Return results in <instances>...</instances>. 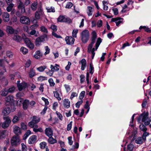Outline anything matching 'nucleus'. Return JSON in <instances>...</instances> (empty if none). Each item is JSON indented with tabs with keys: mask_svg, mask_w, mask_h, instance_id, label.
Masks as SVG:
<instances>
[{
	"mask_svg": "<svg viewBox=\"0 0 151 151\" xmlns=\"http://www.w3.org/2000/svg\"><path fill=\"white\" fill-rule=\"evenodd\" d=\"M7 134V132L6 130L0 131V139L5 137Z\"/></svg>",
	"mask_w": 151,
	"mask_h": 151,
	"instance_id": "28",
	"label": "nucleus"
},
{
	"mask_svg": "<svg viewBox=\"0 0 151 151\" xmlns=\"http://www.w3.org/2000/svg\"><path fill=\"white\" fill-rule=\"evenodd\" d=\"M5 100L6 102V105H8V103L11 104L14 102V97L12 95H9L8 96L5 98Z\"/></svg>",
	"mask_w": 151,
	"mask_h": 151,
	"instance_id": "13",
	"label": "nucleus"
},
{
	"mask_svg": "<svg viewBox=\"0 0 151 151\" xmlns=\"http://www.w3.org/2000/svg\"><path fill=\"white\" fill-rule=\"evenodd\" d=\"M79 63L81 64V70H83L85 69V68L86 66V60L84 59H82L80 62Z\"/></svg>",
	"mask_w": 151,
	"mask_h": 151,
	"instance_id": "20",
	"label": "nucleus"
},
{
	"mask_svg": "<svg viewBox=\"0 0 151 151\" xmlns=\"http://www.w3.org/2000/svg\"><path fill=\"white\" fill-rule=\"evenodd\" d=\"M29 104V101L27 100H25L23 103V107L24 110L27 109Z\"/></svg>",
	"mask_w": 151,
	"mask_h": 151,
	"instance_id": "26",
	"label": "nucleus"
},
{
	"mask_svg": "<svg viewBox=\"0 0 151 151\" xmlns=\"http://www.w3.org/2000/svg\"><path fill=\"white\" fill-rule=\"evenodd\" d=\"M8 93V89H3L1 92V95L3 96H6Z\"/></svg>",
	"mask_w": 151,
	"mask_h": 151,
	"instance_id": "35",
	"label": "nucleus"
},
{
	"mask_svg": "<svg viewBox=\"0 0 151 151\" xmlns=\"http://www.w3.org/2000/svg\"><path fill=\"white\" fill-rule=\"evenodd\" d=\"M59 65L57 64H55V66L51 65L50 67L51 70H48V71L46 70L45 72L47 75L51 76L53 75L54 72L59 70Z\"/></svg>",
	"mask_w": 151,
	"mask_h": 151,
	"instance_id": "5",
	"label": "nucleus"
},
{
	"mask_svg": "<svg viewBox=\"0 0 151 151\" xmlns=\"http://www.w3.org/2000/svg\"><path fill=\"white\" fill-rule=\"evenodd\" d=\"M91 35V42H95V40L97 38L96 33L95 31H93L92 32Z\"/></svg>",
	"mask_w": 151,
	"mask_h": 151,
	"instance_id": "29",
	"label": "nucleus"
},
{
	"mask_svg": "<svg viewBox=\"0 0 151 151\" xmlns=\"http://www.w3.org/2000/svg\"><path fill=\"white\" fill-rule=\"evenodd\" d=\"M11 110L9 107L4 109L2 111V113L4 116L8 115L11 112Z\"/></svg>",
	"mask_w": 151,
	"mask_h": 151,
	"instance_id": "23",
	"label": "nucleus"
},
{
	"mask_svg": "<svg viewBox=\"0 0 151 151\" xmlns=\"http://www.w3.org/2000/svg\"><path fill=\"white\" fill-rule=\"evenodd\" d=\"M56 114L57 115L58 117L59 118V119L61 121H62L63 119V116L62 115L60 112H58L57 111H56Z\"/></svg>",
	"mask_w": 151,
	"mask_h": 151,
	"instance_id": "50",
	"label": "nucleus"
},
{
	"mask_svg": "<svg viewBox=\"0 0 151 151\" xmlns=\"http://www.w3.org/2000/svg\"><path fill=\"white\" fill-rule=\"evenodd\" d=\"M3 119L4 122L2 123L1 127L3 129H6L9 127L11 122V120L9 116L4 117Z\"/></svg>",
	"mask_w": 151,
	"mask_h": 151,
	"instance_id": "7",
	"label": "nucleus"
},
{
	"mask_svg": "<svg viewBox=\"0 0 151 151\" xmlns=\"http://www.w3.org/2000/svg\"><path fill=\"white\" fill-rule=\"evenodd\" d=\"M93 10L92 7L88 6L87 7V13L88 16H91L92 15Z\"/></svg>",
	"mask_w": 151,
	"mask_h": 151,
	"instance_id": "34",
	"label": "nucleus"
},
{
	"mask_svg": "<svg viewBox=\"0 0 151 151\" xmlns=\"http://www.w3.org/2000/svg\"><path fill=\"white\" fill-rule=\"evenodd\" d=\"M101 42V39L100 38H98L96 44L95 49L94 47L93 48V45L95 43V42H91L90 44L88 45V52L89 53H91L92 55V59H93L95 55V53L94 52V51L96 50H97Z\"/></svg>",
	"mask_w": 151,
	"mask_h": 151,
	"instance_id": "1",
	"label": "nucleus"
},
{
	"mask_svg": "<svg viewBox=\"0 0 151 151\" xmlns=\"http://www.w3.org/2000/svg\"><path fill=\"white\" fill-rule=\"evenodd\" d=\"M45 133L48 137L52 136L53 135V132L52 128L50 127L46 128L45 130Z\"/></svg>",
	"mask_w": 151,
	"mask_h": 151,
	"instance_id": "14",
	"label": "nucleus"
},
{
	"mask_svg": "<svg viewBox=\"0 0 151 151\" xmlns=\"http://www.w3.org/2000/svg\"><path fill=\"white\" fill-rule=\"evenodd\" d=\"M40 147L41 149H44L47 143L45 142H41L40 143Z\"/></svg>",
	"mask_w": 151,
	"mask_h": 151,
	"instance_id": "45",
	"label": "nucleus"
},
{
	"mask_svg": "<svg viewBox=\"0 0 151 151\" xmlns=\"http://www.w3.org/2000/svg\"><path fill=\"white\" fill-rule=\"evenodd\" d=\"M63 104L64 108L67 109L70 107V102L68 99H65L63 101Z\"/></svg>",
	"mask_w": 151,
	"mask_h": 151,
	"instance_id": "16",
	"label": "nucleus"
},
{
	"mask_svg": "<svg viewBox=\"0 0 151 151\" xmlns=\"http://www.w3.org/2000/svg\"><path fill=\"white\" fill-rule=\"evenodd\" d=\"M6 32L8 34H12L15 33L17 34L18 33V31L17 30H14V29L12 28V27L10 26H7L6 29Z\"/></svg>",
	"mask_w": 151,
	"mask_h": 151,
	"instance_id": "15",
	"label": "nucleus"
},
{
	"mask_svg": "<svg viewBox=\"0 0 151 151\" xmlns=\"http://www.w3.org/2000/svg\"><path fill=\"white\" fill-rule=\"evenodd\" d=\"M64 22L70 23L72 22V20L70 19L69 18L65 17V21Z\"/></svg>",
	"mask_w": 151,
	"mask_h": 151,
	"instance_id": "57",
	"label": "nucleus"
},
{
	"mask_svg": "<svg viewBox=\"0 0 151 151\" xmlns=\"http://www.w3.org/2000/svg\"><path fill=\"white\" fill-rule=\"evenodd\" d=\"M47 68L45 65L42 66L37 68V70L40 72H42Z\"/></svg>",
	"mask_w": 151,
	"mask_h": 151,
	"instance_id": "38",
	"label": "nucleus"
},
{
	"mask_svg": "<svg viewBox=\"0 0 151 151\" xmlns=\"http://www.w3.org/2000/svg\"><path fill=\"white\" fill-rule=\"evenodd\" d=\"M8 5H9L6 8V10L8 12H9L12 10L14 5V4L12 3H9V4Z\"/></svg>",
	"mask_w": 151,
	"mask_h": 151,
	"instance_id": "36",
	"label": "nucleus"
},
{
	"mask_svg": "<svg viewBox=\"0 0 151 151\" xmlns=\"http://www.w3.org/2000/svg\"><path fill=\"white\" fill-rule=\"evenodd\" d=\"M37 140L36 136L35 135L31 136L28 140V143L29 144L34 143Z\"/></svg>",
	"mask_w": 151,
	"mask_h": 151,
	"instance_id": "21",
	"label": "nucleus"
},
{
	"mask_svg": "<svg viewBox=\"0 0 151 151\" xmlns=\"http://www.w3.org/2000/svg\"><path fill=\"white\" fill-rule=\"evenodd\" d=\"M47 79L46 77L43 76H40L37 78V80L38 81H42Z\"/></svg>",
	"mask_w": 151,
	"mask_h": 151,
	"instance_id": "44",
	"label": "nucleus"
},
{
	"mask_svg": "<svg viewBox=\"0 0 151 151\" xmlns=\"http://www.w3.org/2000/svg\"><path fill=\"white\" fill-rule=\"evenodd\" d=\"M72 122L71 121L70 122L69 124L68 125L67 130L68 131H69L71 129L72 127Z\"/></svg>",
	"mask_w": 151,
	"mask_h": 151,
	"instance_id": "62",
	"label": "nucleus"
},
{
	"mask_svg": "<svg viewBox=\"0 0 151 151\" xmlns=\"http://www.w3.org/2000/svg\"><path fill=\"white\" fill-rule=\"evenodd\" d=\"M45 52L44 53V55H46L47 54H49L50 52V49L48 46L45 47Z\"/></svg>",
	"mask_w": 151,
	"mask_h": 151,
	"instance_id": "56",
	"label": "nucleus"
},
{
	"mask_svg": "<svg viewBox=\"0 0 151 151\" xmlns=\"http://www.w3.org/2000/svg\"><path fill=\"white\" fill-rule=\"evenodd\" d=\"M6 62L7 64H9V62L7 60L4 58L3 59H0V67H2V68L4 67V64L5 62Z\"/></svg>",
	"mask_w": 151,
	"mask_h": 151,
	"instance_id": "31",
	"label": "nucleus"
},
{
	"mask_svg": "<svg viewBox=\"0 0 151 151\" xmlns=\"http://www.w3.org/2000/svg\"><path fill=\"white\" fill-rule=\"evenodd\" d=\"M24 7V6L23 3L21 1H20L19 3V4L17 6V7L18 9H20Z\"/></svg>",
	"mask_w": 151,
	"mask_h": 151,
	"instance_id": "64",
	"label": "nucleus"
},
{
	"mask_svg": "<svg viewBox=\"0 0 151 151\" xmlns=\"http://www.w3.org/2000/svg\"><path fill=\"white\" fill-rule=\"evenodd\" d=\"M94 72V68L92 63L90 64L89 73L93 74Z\"/></svg>",
	"mask_w": 151,
	"mask_h": 151,
	"instance_id": "46",
	"label": "nucleus"
},
{
	"mask_svg": "<svg viewBox=\"0 0 151 151\" xmlns=\"http://www.w3.org/2000/svg\"><path fill=\"white\" fill-rule=\"evenodd\" d=\"M27 86V84L24 82H22L18 85V88L19 91H21L23 89H25Z\"/></svg>",
	"mask_w": 151,
	"mask_h": 151,
	"instance_id": "18",
	"label": "nucleus"
},
{
	"mask_svg": "<svg viewBox=\"0 0 151 151\" xmlns=\"http://www.w3.org/2000/svg\"><path fill=\"white\" fill-rule=\"evenodd\" d=\"M13 132L17 135H19L21 133L20 128L17 126H15L13 127Z\"/></svg>",
	"mask_w": 151,
	"mask_h": 151,
	"instance_id": "19",
	"label": "nucleus"
},
{
	"mask_svg": "<svg viewBox=\"0 0 151 151\" xmlns=\"http://www.w3.org/2000/svg\"><path fill=\"white\" fill-rule=\"evenodd\" d=\"M25 43L27 46L31 49H33L34 47V44L30 41L29 39H27L25 40Z\"/></svg>",
	"mask_w": 151,
	"mask_h": 151,
	"instance_id": "12",
	"label": "nucleus"
},
{
	"mask_svg": "<svg viewBox=\"0 0 151 151\" xmlns=\"http://www.w3.org/2000/svg\"><path fill=\"white\" fill-rule=\"evenodd\" d=\"M31 134V131L29 130H27L26 133L24 136L23 139L25 140Z\"/></svg>",
	"mask_w": 151,
	"mask_h": 151,
	"instance_id": "42",
	"label": "nucleus"
},
{
	"mask_svg": "<svg viewBox=\"0 0 151 151\" xmlns=\"http://www.w3.org/2000/svg\"><path fill=\"white\" fill-rule=\"evenodd\" d=\"M36 33L37 31L35 30H32L30 32H29V33L28 34L31 35H34L36 37L37 36V34H36Z\"/></svg>",
	"mask_w": 151,
	"mask_h": 151,
	"instance_id": "55",
	"label": "nucleus"
},
{
	"mask_svg": "<svg viewBox=\"0 0 151 151\" xmlns=\"http://www.w3.org/2000/svg\"><path fill=\"white\" fill-rule=\"evenodd\" d=\"M47 39V35H44L39 37L37 38L35 41V44L37 46L40 45L42 42H43L45 40V39Z\"/></svg>",
	"mask_w": 151,
	"mask_h": 151,
	"instance_id": "8",
	"label": "nucleus"
},
{
	"mask_svg": "<svg viewBox=\"0 0 151 151\" xmlns=\"http://www.w3.org/2000/svg\"><path fill=\"white\" fill-rule=\"evenodd\" d=\"M6 72V70L5 67H4L0 72V78L1 79H3L4 78V73Z\"/></svg>",
	"mask_w": 151,
	"mask_h": 151,
	"instance_id": "30",
	"label": "nucleus"
},
{
	"mask_svg": "<svg viewBox=\"0 0 151 151\" xmlns=\"http://www.w3.org/2000/svg\"><path fill=\"white\" fill-rule=\"evenodd\" d=\"M139 128L140 130L144 132H145L147 131V129L145 126L143 124H142L139 126Z\"/></svg>",
	"mask_w": 151,
	"mask_h": 151,
	"instance_id": "39",
	"label": "nucleus"
},
{
	"mask_svg": "<svg viewBox=\"0 0 151 151\" xmlns=\"http://www.w3.org/2000/svg\"><path fill=\"white\" fill-rule=\"evenodd\" d=\"M49 138L47 140L48 142L51 144H53L57 142V140L54 139L52 136L49 137Z\"/></svg>",
	"mask_w": 151,
	"mask_h": 151,
	"instance_id": "25",
	"label": "nucleus"
},
{
	"mask_svg": "<svg viewBox=\"0 0 151 151\" xmlns=\"http://www.w3.org/2000/svg\"><path fill=\"white\" fill-rule=\"evenodd\" d=\"M40 30L45 33H47L48 32L47 30V29L45 28V27L43 26H42L40 27Z\"/></svg>",
	"mask_w": 151,
	"mask_h": 151,
	"instance_id": "51",
	"label": "nucleus"
},
{
	"mask_svg": "<svg viewBox=\"0 0 151 151\" xmlns=\"http://www.w3.org/2000/svg\"><path fill=\"white\" fill-rule=\"evenodd\" d=\"M42 53L39 50H37L35 52V54L34 55V57L36 59H38L42 56Z\"/></svg>",
	"mask_w": 151,
	"mask_h": 151,
	"instance_id": "27",
	"label": "nucleus"
},
{
	"mask_svg": "<svg viewBox=\"0 0 151 151\" xmlns=\"http://www.w3.org/2000/svg\"><path fill=\"white\" fill-rule=\"evenodd\" d=\"M6 55L9 58H12L13 56L12 52L9 51H7L6 52Z\"/></svg>",
	"mask_w": 151,
	"mask_h": 151,
	"instance_id": "49",
	"label": "nucleus"
},
{
	"mask_svg": "<svg viewBox=\"0 0 151 151\" xmlns=\"http://www.w3.org/2000/svg\"><path fill=\"white\" fill-rule=\"evenodd\" d=\"M29 76L30 78H32L36 75L35 70L33 68H31L28 72Z\"/></svg>",
	"mask_w": 151,
	"mask_h": 151,
	"instance_id": "24",
	"label": "nucleus"
},
{
	"mask_svg": "<svg viewBox=\"0 0 151 151\" xmlns=\"http://www.w3.org/2000/svg\"><path fill=\"white\" fill-rule=\"evenodd\" d=\"M20 51L23 54H25L28 52V50L24 47H22L20 49Z\"/></svg>",
	"mask_w": 151,
	"mask_h": 151,
	"instance_id": "40",
	"label": "nucleus"
},
{
	"mask_svg": "<svg viewBox=\"0 0 151 151\" xmlns=\"http://www.w3.org/2000/svg\"><path fill=\"white\" fill-rule=\"evenodd\" d=\"M78 30L77 29H73L72 32V36L74 37H76V35L78 32Z\"/></svg>",
	"mask_w": 151,
	"mask_h": 151,
	"instance_id": "48",
	"label": "nucleus"
},
{
	"mask_svg": "<svg viewBox=\"0 0 151 151\" xmlns=\"http://www.w3.org/2000/svg\"><path fill=\"white\" fill-rule=\"evenodd\" d=\"M20 22L23 24L29 25L30 23V20L29 18L26 16H21L20 19Z\"/></svg>",
	"mask_w": 151,
	"mask_h": 151,
	"instance_id": "10",
	"label": "nucleus"
},
{
	"mask_svg": "<svg viewBox=\"0 0 151 151\" xmlns=\"http://www.w3.org/2000/svg\"><path fill=\"white\" fill-rule=\"evenodd\" d=\"M19 120V118L17 116H14L12 119V121L14 123L17 122Z\"/></svg>",
	"mask_w": 151,
	"mask_h": 151,
	"instance_id": "59",
	"label": "nucleus"
},
{
	"mask_svg": "<svg viewBox=\"0 0 151 151\" xmlns=\"http://www.w3.org/2000/svg\"><path fill=\"white\" fill-rule=\"evenodd\" d=\"M13 40L17 42H20L22 40L21 37L18 35H15L12 37Z\"/></svg>",
	"mask_w": 151,
	"mask_h": 151,
	"instance_id": "32",
	"label": "nucleus"
},
{
	"mask_svg": "<svg viewBox=\"0 0 151 151\" xmlns=\"http://www.w3.org/2000/svg\"><path fill=\"white\" fill-rule=\"evenodd\" d=\"M22 150V151H27V147L26 146L22 143L21 144Z\"/></svg>",
	"mask_w": 151,
	"mask_h": 151,
	"instance_id": "63",
	"label": "nucleus"
},
{
	"mask_svg": "<svg viewBox=\"0 0 151 151\" xmlns=\"http://www.w3.org/2000/svg\"><path fill=\"white\" fill-rule=\"evenodd\" d=\"M20 139L19 137L17 135L13 137L11 140V143L12 146H16L20 143Z\"/></svg>",
	"mask_w": 151,
	"mask_h": 151,
	"instance_id": "9",
	"label": "nucleus"
},
{
	"mask_svg": "<svg viewBox=\"0 0 151 151\" xmlns=\"http://www.w3.org/2000/svg\"><path fill=\"white\" fill-rule=\"evenodd\" d=\"M31 63V61L29 60H28L25 63V67L27 68L29 67L30 66Z\"/></svg>",
	"mask_w": 151,
	"mask_h": 151,
	"instance_id": "60",
	"label": "nucleus"
},
{
	"mask_svg": "<svg viewBox=\"0 0 151 151\" xmlns=\"http://www.w3.org/2000/svg\"><path fill=\"white\" fill-rule=\"evenodd\" d=\"M34 121V120H32L29 123L28 125L29 126L33 128H34L35 127V128H38V126L33 122Z\"/></svg>",
	"mask_w": 151,
	"mask_h": 151,
	"instance_id": "33",
	"label": "nucleus"
},
{
	"mask_svg": "<svg viewBox=\"0 0 151 151\" xmlns=\"http://www.w3.org/2000/svg\"><path fill=\"white\" fill-rule=\"evenodd\" d=\"M73 4L70 2H68L65 6L66 8H70L73 6Z\"/></svg>",
	"mask_w": 151,
	"mask_h": 151,
	"instance_id": "61",
	"label": "nucleus"
},
{
	"mask_svg": "<svg viewBox=\"0 0 151 151\" xmlns=\"http://www.w3.org/2000/svg\"><path fill=\"white\" fill-rule=\"evenodd\" d=\"M66 44L69 45H73L74 43L75 40L71 36H66L65 38Z\"/></svg>",
	"mask_w": 151,
	"mask_h": 151,
	"instance_id": "11",
	"label": "nucleus"
},
{
	"mask_svg": "<svg viewBox=\"0 0 151 151\" xmlns=\"http://www.w3.org/2000/svg\"><path fill=\"white\" fill-rule=\"evenodd\" d=\"M32 120H34L33 122L35 124H36L37 123H38L40 121L39 118L35 116H34L33 117Z\"/></svg>",
	"mask_w": 151,
	"mask_h": 151,
	"instance_id": "47",
	"label": "nucleus"
},
{
	"mask_svg": "<svg viewBox=\"0 0 151 151\" xmlns=\"http://www.w3.org/2000/svg\"><path fill=\"white\" fill-rule=\"evenodd\" d=\"M54 96L58 101H60L61 98L59 97V94L57 91H54Z\"/></svg>",
	"mask_w": 151,
	"mask_h": 151,
	"instance_id": "43",
	"label": "nucleus"
},
{
	"mask_svg": "<svg viewBox=\"0 0 151 151\" xmlns=\"http://www.w3.org/2000/svg\"><path fill=\"white\" fill-rule=\"evenodd\" d=\"M39 5H41V4H38L37 2H34L32 3L31 6V8L32 10L33 11H35L37 8L38 9V6Z\"/></svg>",
	"mask_w": 151,
	"mask_h": 151,
	"instance_id": "22",
	"label": "nucleus"
},
{
	"mask_svg": "<svg viewBox=\"0 0 151 151\" xmlns=\"http://www.w3.org/2000/svg\"><path fill=\"white\" fill-rule=\"evenodd\" d=\"M2 17L4 22H8L9 20V14L7 12H4L3 14Z\"/></svg>",
	"mask_w": 151,
	"mask_h": 151,
	"instance_id": "17",
	"label": "nucleus"
},
{
	"mask_svg": "<svg viewBox=\"0 0 151 151\" xmlns=\"http://www.w3.org/2000/svg\"><path fill=\"white\" fill-rule=\"evenodd\" d=\"M123 20V19L122 18H121L120 17H117V18H112L111 21V22H116L117 21H118L119 20Z\"/></svg>",
	"mask_w": 151,
	"mask_h": 151,
	"instance_id": "58",
	"label": "nucleus"
},
{
	"mask_svg": "<svg viewBox=\"0 0 151 151\" xmlns=\"http://www.w3.org/2000/svg\"><path fill=\"white\" fill-rule=\"evenodd\" d=\"M65 16L61 15L57 19L58 22H64L65 21Z\"/></svg>",
	"mask_w": 151,
	"mask_h": 151,
	"instance_id": "41",
	"label": "nucleus"
},
{
	"mask_svg": "<svg viewBox=\"0 0 151 151\" xmlns=\"http://www.w3.org/2000/svg\"><path fill=\"white\" fill-rule=\"evenodd\" d=\"M44 16V13L42 8L41 5H39L38 10L35 13V17L36 19H39Z\"/></svg>",
	"mask_w": 151,
	"mask_h": 151,
	"instance_id": "6",
	"label": "nucleus"
},
{
	"mask_svg": "<svg viewBox=\"0 0 151 151\" xmlns=\"http://www.w3.org/2000/svg\"><path fill=\"white\" fill-rule=\"evenodd\" d=\"M64 86L67 92H69L70 90V86L68 84H65Z\"/></svg>",
	"mask_w": 151,
	"mask_h": 151,
	"instance_id": "53",
	"label": "nucleus"
},
{
	"mask_svg": "<svg viewBox=\"0 0 151 151\" xmlns=\"http://www.w3.org/2000/svg\"><path fill=\"white\" fill-rule=\"evenodd\" d=\"M133 136L134 135V137L133 138V140H135V142L137 144H141L143 143V140L142 139V138L139 137L137 138V129L135 127L133 124Z\"/></svg>",
	"mask_w": 151,
	"mask_h": 151,
	"instance_id": "3",
	"label": "nucleus"
},
{
	"mask_svg": "<svg viewBox=\"0 0 151 151\" xmlns=\"http://www.w3.org/2000/svg\"><path fill=\"white\" fill-rule=\"evenodd\" d=\"M48 82L50 83V85L51 86H53L55 85V83L54 82L52 78H50L48 80Z\"/></svg>",
	"mask_w": 151,
	"mask_h": 151,
	"instance_id": "52",
	"label": "nucleus"
},
{
	"mask_svg": "<svg viewBox=\"0 0 151 151\" xmlns=\"http://www.w3.org/2000/svg\"><path fill=\"white\" fill-rule=\"evenodd\" d=\"M33 131L35 132H42L43 131V130L41 128L38 129L37 128H35V127L33 128Z\"/></svg>",
	"mask_w": 151,
	"mask_h": 151,
	"instance_id": "54",
	"label": "nucleus"
},
{
	"mask_svg": "<svg viewBox=\"0 0 151 151\" xmlns=\"http://www.w3.org/2000/svg\"><path fill=\"white\" fill-rule=\"evenodd\" d=\"M47 12H54L55 10L54 7L53 6H49L46 8Z\"/></svg>",
	"mask_w": 151,
	"mask_h": 151,
	"instance_id": "37",
	"label": "nucleus"
},
{
	"mask_svg": "<svg viewBox=\"0 0 151 151\" xmlns=\"http://www.w3.org/2000/svg\"><path fill=\"white\" fill-rule=\"evenodd\" d=\"M81 37L83 43H86L88 40L89 37V34L87 30H84L81 33Z\"/></svg>",
	"mask_w": 151,
	"mask_h": 151,
	"instance_id": "4",
	"label": "nucleus"
},
{
	"mask_svg": "<svg viewBox=\"0 0 151 151\" xmlns=\"http://www.w3.org/2000/svg\"><path fill=\"white\" fill-rule=\"evenodd\" d=\"M148 114L147 112L145 113V112L141 114L137 119L138 122H140L142 119V122H144L145 125L150 124L151 121V119L148 118Z\"/></svg>",
	"mask_w": 151,
	"mask_h": 151,
	"instance_id": "2",
	"label": "nucleus"
}]
</instances>
